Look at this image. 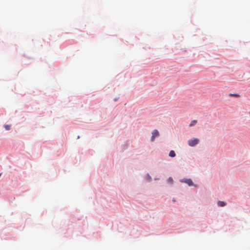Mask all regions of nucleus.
Wrapping results in <instances>:
<instances>
[{
    "mask_svg": "<svg viewBox=\"0 0 250 250\" xmlns=\"http://www.w3.org/2000/svg\"><path fill=\"white\" fill-rule=\"evenodd\" d=\"M199 142V140L197 138H193L188 141L189 146H193L196 145Z\"/></svg>",
    "mask_w": 250,
    "mask_h": 250,
    "instance_id": "1",
    "label": "nucleus"
},
{
    "mask_svg": "<svg viewBox=\"0 0 250 250\" xmlns=\"http://www.w3.org/2000/svg\"><path fill=\"white\" fill-rule=\"evenodd\" d=\"M159 136V132L157 129H155L153 131L152 133L151 136V141H153L155 138V137H158Z\"/></svg>",
    "mask_w": 250,
    "mask_h": 250,
    "instance_id": "2",
    "label": "nucleus"
},
{
    "mask_svg": "<svg viewBox=\"0 0 250 250\" xmlns=\"http://www.w3.org/2000/svg\"><path fill=\"white\" fill-rule=\"evenodd\" d=\"M184 182L187 184L188 186H192L193 185L192 181L190 179H185Z\"/></svg>",
    "mask_w": 250,
    "mask_h": 250,
    "instance_id": "3",
    "label": "nucleus"
},
{
    "mask_svg": "<svg viewBox=\"0 0 250 250\" xmlns=\"http://www.w3.org/2000/svg\"><path fill=\"white\" fill-rule=\"evenodd\" d=\"M218 205L220 207H224L226 205V203L224 201H219L217 203Z\"/></svg>",
    "mask_w": 250,
    "mask_h": 250,
    "instance_id": "4",
    "label": "nucleus"
},
{
    "mask_svg": "<svg viewBox=\"0 0 250 250\" xmlns=\"http://www.w3.org/2000/svg\"><path fill=\"white\" fill-rule=\"evenodd\" d=\"M175 152L173 151V150H171L170 152H169V156L171 157H174L175 156Z\"/></svg>",
    "mask_w": 250,
    "mask_h": 250,
    "instance_id": "5",
    "label": "nucleus"
},
{
    "mask_svg": "<svg viewBox=\"0 0 250 250\" xmlns=\"http://www.w3.org/2000/svg\"><path fill=\"white\" fill-rule=\"evenodd\" d=\"M197 123V121L196 120H192L191 122V123L189 124V126H192L193 125H194L196 124Z\"/></svg>",
    "mask_w": 250,
    "mask_h": 250,
    "instance_id": "6",
    "label": "nucleus"
},
{
    "mask_svg": "<svg viewBox=\"0 0 250 250\" xmlns=\"http://www.w3.org/2000/svg\"><path fill=\"white\" fill-rule=\"evenodd\" d=\"M4 128L6 130H10V129L11 128V126H10V125H4Z\"/></svg>",
    "mask_w": 250,
    "mask_h": 250,
    "instance_id": "7",
    "label": "nucleus"
},
{
    "mask_svg": "<svg viewBox=\"0 0 250 250\" xmlns=\"http://www.w3.org/2000/svg\"><path fill=\"white\" fill-rule=\"evenodd\" d=\"M230 96H234L235 97H239L240 96V95L238 94H230Z\"/></svg>",
    "mask_w": 250,
    "mask_h": 250,
    "instance_id": "8",
    "label": "nucleus"
},
{
    "mask_svg": "<svg viewBox=\"0 0 250 250\" xmlns=\"http://www.w3.org/2000/svg\"><path fill=\"white\" fill-rule=\"evenodd\" d=\"M168 181H169L170 182H172V181H173L172 178H171V177H169V178H168Z\"/></svg>",
    "mask_w": 250,
    "mask_h": 250,
    "instance_id": "9",
    "label": "nucleus"
}]
</instances>
